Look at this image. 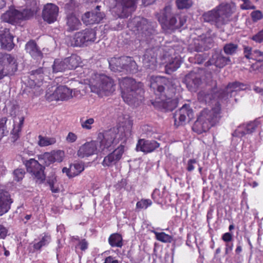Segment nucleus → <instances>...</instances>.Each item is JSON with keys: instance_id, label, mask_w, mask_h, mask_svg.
Wrapping results in <instances>:
<instances>
[{"instance_id": "c85d7f7f", "label": "nucleus", "mask_w": 263, "mask_h": 263, "mask_svg": "<svg viewBox=\"0 0 263 263\" xmlns=\"http://www.w3.org/2000/svg\"><path fill=\"white\" fill-rule=\"evenodd\" d=\"M108 241L110 247L122 248L123 246V239L122 235L118 233H114L110 235Z\"/></svg>"}, {"instance_id": "6e6d98bb", "label": "nucleus", "mask_w": 263, "mask_h": 263, "mask_svg": "<svg viewBox=\"0 0 263 263\" xmlns=\"http://www.w3.org/2000/svg\"><path fill=\"white\" fill-rule=\"evenodd\" d=\"M251 68L253 70L258 71L260 72H263V61L261 62H256L255 63H253Z\"/></svg>"}, {"instance_id": "3c124183", "label": "nucleus", "mask_w": 263, "mask_h": 263, "mask_svg": "<svg viewBox=\"0 0 263 263\" xmlns=\"http://www.w3.org/2000/svg\"><path fill=\"white\" fill-rule=\"evenodd\" d=\"M25 174V171L23 168H17L13 172L14 180L20 181L23 179Z\"/></svg>"}, {"instance_id": "bf43d9fd", "label": "nucleus", "mask_w": 263, "mask_h": 263, "mask_svg": "<svg viewBox=\"0 0 263 263\" xmlns=\"http://www.w3.org/2000/svg\"><path fill=\"white\" fill-rule=\"evenodd\" d=\"M8 229L3 225L0 224V239H4L7 236Z\"/></svg>"}, {"instance_id": "4be33fe9", "label": "nucleus", "mask_w": 263, "mask_h": 263, "mask_svg": "<svg viewBox=\"0 0 263 263\" xmlns=\"http://www.w3.org/2000/svg\"><path fill=\"white\" fill-rule=\"evenodd\" d=\"M13 200L10 193L4 190H0V216L7 213L11 209Z\"/></svg>"}, {"instance_id": "e433bc0d", "label": "nucleus", "mask_w": 263, "mask_h": 263, "mask_svg": "<svg viewBox=\"0 0 263 263\" xmlns=\"http://www.w3.org/2000/svg\"><path fill=\"white\" fill-rule=\"evenodd\" d=\"M178 104V99L175 98H166L165 97V113L172 112L175 109Z\"/></svg>"}, {"instance_id": "603ef678", "label": "nucleus", "mask_w": 263, "mask_h": 263, "mask_svg": "<svg viewBox=\"0 0 263 263\" xmlns=\"http://www.w3.org/2000/svg\"><path fill=\"white\" fill-rule=\"evenodd\" d=\"M252 58L254 59L256 62H261L263 61V51L255 49L252 51Z\"/></svg>"}, {"instance_id": "5fc2aeb1", "label": "nucleus", "mask_w": 263, "mask_h": 263, "mask_svg": "<svg viewBox=\"0 0 263 263\" xmlns=\"http://www.w3.org/2000/svg\"><path fill=\"white\" fill-rule=\"evenodd\" d=\"M243 3L240 5V8L242 9H254L255 7L253 5L250 0H242Z\"/></svg>"}, {"instance_id": "0e129e2a", "label": "nucleus", "mask_w": 263, "mask_h": 263, "mask_svg": "<svg viewBox=\"0 0 263 263\" xmlns=\"http://www.w3.org/2000/svg\"><path fill=\"white\" fill-rule=\"evenodd\" d=\"M203 54H197L195 56V60L196 62H197L198 64H201L203 62V61L205 60V56L204 57Z\"/></svg>"}, {"instance_id": "680f3d73", "label": "nucleus", "mask_w": 263, "mask_h": 263, "mask_svg": "<svg viewBox=\"0 0 263 263\" xmlns=\"http://www.w3.org/2000/svg\"><path fill=\"white\" fill-rule=\"evenodd\" d=\"M197 163L195 159H190L187 162V170L189 172H191L194 169V164Z\"/></svg>"}, {"instance_id": "2eb2a0df", "label": "nucleus", "mask_w": 263, "mask_h": 263, "mask_svg": "<svg viewBox=\"0 0 263 263\" xmlns=\"http://www.w3.org/2000/svg\"><path fill=\"white\" fill-rule=\"evenodd\" d=\"M0 62H1L6 76H12L17 70V64L14 58L10 54L0 53Z\"/></svg>"}, {"instance_id": "7ed1b4c3", "label": "nucleus", "mask_w": 263, "mask_h": 263, "mask_svg": "<svg viewBox=\"0 0 263 263\" xmlns=\"http://www.w3.org/2000/svg\"><path fill=\"white\" fill-rule=\"evenodd\" d=\"M91 91L100 97L108 96L115 90L114 80L105 74L95 73L89 81Z\"/></svg>"}, {"instance_id": "9d476101", "label": "nucleus", "mask_w": 263, "mask_h": 263, "mask_svg": "<svg viewBox=\"0 0 263 263\" xmlns=\"http://www.w3.org/2000/svg\"><path fill=\"white\" fill-rule=\"evenodd\" d=\"M150 82V87L156 96L155 100L152 101V104L155 108L162 110L164 109V77L153 76L151 77Z\"/></svg>"}, {"instance_id": "6ab92c4d", "label": "nucleus", "mask_w": 263, "mask_h": 263, "mask_svg": "<svg viewBox=\"0 0 263 263\" xmlns=\"http://www.w3.org/2000/svg\"><path fill=\"white\" fill-rule=\"evenodd\" d=\"M230 63V57L224 56L221 50H216L212 53V57L205 65L206 66L214 65L216 67L221 68Z\"/></svg>"}, {"instance_id": "0eeeda50", "label": "nucleus", "mask_w": 263, "mask_h": 263, "mask_svg": "<svg viewBox=\"0 0 263 263\" xmlns=\"http://www.w3.org/2000/svg\"><path fill=\"white\" fill-rule=\"evenodd\" d=\"M111 71L125 74H135L138 71V66L133 57L129 56L114 57L108 60Z\"/></svg>"}, {"instance_id": "1a4fd4ad", "label": "nucleus", "mask_w": 263, "mask_h": 263, "mask_svg": "<svg viewBox=\"0 0 263 263\" xmlns=\"http://www.w3.org/2000/svg\"><path fill=\"white\" fill-rule=\"evenodd\" d=\"M137 0H109L112 13L119 18H127L135 11Z\"/></svg>"}, {"instance_id": "bb28decb", "label": "nucleus", "mask_w": 263, "mask_h": 263, "mask_svg": "<svg viewBox=\"0 0 263 263\" xmlns=\"http://www.w3.org/2000/svg\"><path fill=\"white\" fill-rule=\"evenodd\" d=\"M184 81L189 90L192 91H195L201 83V79L194 72L186 75Z\"/></svg>"}, {"instance_id": "ddd939ff", "label": "nucleus", "mask_w": 263, "mask_h": 263, "mask_svg": "<svg viewBox=\"0 0 263 263\" xmlns=\"http://www.w3.org/2000/svg\"><path fill=\"white\" fill-rule=\"evenodd\" d=\"M125 152V146L120 144L117 148L112 152L109 153L104 157L102 165L104 167H111L116 165L122 159V156Z\"/></svg>"}, {"instance_id": "79ce46f5", "label": "nucleus", "mask_w": 263, "mask_h": 263, "mask_svg": "<svg viewBox=\"0 0 263 263\" xmlns=\"http://www.w3.org/2000/svg\"><path fill=\"white\" fill-rule=\"evenodd\" d=\"M258 122L257 121L251 122L248 123L245 127V130L241 133V136H244L246 134H250L254 132L257 127Z\"/></svg>"}, {"instance_id": "f03ea898", "label": "nucleus", "mask_w": 263, "mask_h": 263, "mask_svg": "<svg viewBox=\"0 0 263 263\" xmlns=\"http://www.w3.org/2000/svg\"><path fill=\"white\" fill-rule=\"evenodd\" d=\"M132 126L133 121L128 118L124 125L118 128H112L99 133L97 139L99 141L101 148L108 149L116 145L124 137H126V133L130 132Z\"/></svg>"}, {"instance_id": "412c9836", "label": "nucleus", "mask_w": 263, "mask_h": 263, "mask_svg": "<svg viewBox=\"0 0 263 263\" xmlns=\"http://www.w3.org/2000/svg\"><path fill=\"white\" fill-rule=\"evenodd\" d=\"M98 142L91 141L81 145L77 152L79 157L83 158L96 154L97 151Z\"/></svg>"}, {"instance_id": "f3484780", "label": "nucleus", "mask_w": 263, "mask_h": 263, "mask_svg": "<svg viewBox=\"0 0 263 263\" xmlns=\"http://www.w3.org/2000/svg\"><path fill=\"white\" fill-rule=\"evenodd\" d=\"M101 6H97L95 10L85 12L82 16V21L86 25L99 23L104 17V13L100 11Z\"/></svg>"}, {"instance_id": "e2e57ef3", "label": "nucleus", "mask_w": 263, "mask_h": 263, "mask_svg": "<svg viewBox=\"0 0 263 263\" xmlns=\"http://www.w3.org/2000/svg\"><path fill=\"white\" fill-rule=\"evenodd\" d=\"M243 128V126H240L238 127V129H236L233 133L232 136L233 137H241V133L243 132L242 128Z\"/></svg>"}, {"instance_id": "423d86ee", "label": "nucleus", "mask_w": 263, "mask_h": 263, "mask_svg": "<svg viewBox=\"0 0 263 263\" xmlns=\"http://www.w3.org/2000/svg\"><path fill=\"white\" fill-rule=\"evenodd\" d=\"M218 120V114L215 109L204 108L200 111L192 126V129L198 134L206 132Z\"/></svg>"}, {"instance_id": "09e8293b", "label": "nucleus", "mask_w": 263, "mask_h": 263, "mask_svg": "<svg viewBox=\"0 0 263 263\" xmlns=\"http://www.w3.org/2000/svg\"><path fill=\"white\" fill-rule=\"evenodd\" d=\"M191 0H177L176 5L179 9H189L192 6Z\"/></svg>"}, {"instance_id": "49530a36", "label": "nucleus", "mask_w": 263, "mask_h": 263, "mask_svg": "<svg viewBox=\"0 0 263 263\" xmlns=\"http://www.w3.org/2000/svg\"><path fill=\"white\" fill-rule=\"evenodd\" d=\"M71 169L73 170L72 175L71 176L73 177L79 175L84 170L83 164L80 163H76L71 164Z\"/></svg>"}, {"instance_id": "393cba45", "label": "nucleus", "mask_w": 263, "mask_h": 263, "mask_svg": "<svg viewBox=\"0 0 263 263\" xmlns=\"http://www.w3.org/2000/svg\"><path fill=\"white\" fill-rule=\"evenodd\" d=\"M13 36L9 29L5 28L0 33V43L3 48L11 50L14 47Z\"/></svg>"}, {"instance_id": "58836bf2", "label": "nucleus", "mask_w": 263, "mask_h": 263, "mask_svg": "<svg viewBox=\"0 0 263 263\" xmlns=\"http://www.w3.org/2000/svg\"><path fill=\"white\" fill-rule=\"evenodd\" d=\"M38 159L46 166L54 163L51 153L45 152L44 154L38 155Z\"/></svg>"}, {"instance_id": "6e6552de", "label": "nucleus", "mask_w": 263, "mask_h": 263, "mask_svg": "<svg viewBox=\"0 0 263 263\" xmlns=\"http://www.w3.org/2000/svg\"><path fill=\"white\" fill-rule=\"evenodd\" d=\"M33 6L31 8H26L21 11L15 9L13 7L4 13L1 16V19L4 22L12 25H15L21 21L28 20L31 18L38 10L36 3L32 2Z\"/></svg>"}, {"instance_id": "c03bdc74", "label": "nucleus", "mask_w": 263, "mask_h": 263, "mask_svg": "<svg viewBox=\"0 0 263 263\" xmlns=\"http://www.w3.org/2000/svg\"><path fill=\"white\" fill-rule=\"evenodd\" d=\"M7 121V118L6 117L0 118V141L3 137L6 136L8 133L6 125Z\"/></svg>"}, {"instance_id": "f257e3e1", "label": "nucleus", "mask_w": 263, "mask_h": 263, "mask_svg": "<svg viewBox=\"0 0 263 263\" xmlns=\"http://www.w3.org/2000/svg\"><path fill=\"white\" fill-rule=\"evenodd\" d=\"M213 87L207 90H201L198 93V99L202 102L210 103L212 101L227 100L234 97L237 91L244 90L246 85L239 82L235 81L229 83L224 89L218 90L216 88V82H212Z\"/></svg>"}, {"instance_id": "864d4df0", "label": "nucleus", "mask_w": 263, "mask_h": 263, "mask_svg": "<svg viewBox=\"0 0 263 263\" xmlns=\"http://www.w3.org/2000/svg\"><path fill=\"white\" fill-rule=\"evenodd\" d=\"M251 40L258 43H263V29L251 37Z\"/></svg>"}, {"instance_id": "ea45409f", "label": "nucleus", "mask_w": 263, "mask_h": 263, "mask_svg": "<svg viewBox=\"0 0 263 263\" xmlns=\"http://www.w3.org/2000/svg\"><path fill=\"white\" fill-rule=\"evenodd\" d=\"M152 204V201L149 199H142L138 201L136 205V210L140 211L141 210H145Z\"/></svg>"}, {"instance_id": "13d9d810", "label": "nucleus", "mask_w": 263, "mask_h": 263, "mask_svg": "<svg viewBox=\"0 0 263 263\" xmlns=\"http://www.w3.org/2000/svg\"><path fill=\"white\" fill-rule=\"evenodd\" d=\"M77 136L72 132H69L66 138V140L68 143H73L77 140Z\"/></svg>"}, {"instance_id": "9b49d317", "label": "nucleus", "mask_w": 263, "mask_h": 263, "mask_svg": "<svg viewBox=\"0 0 263 263\" xmlns=\"http://www.w3.org/2000/svg\"><path fill=\"white\" fill-rule=\"evenodd\" d=\"M22 161L23 164L25 165L27 172L31 174L36 182L39 181L41 183L45 180V167L41 165L37 160L33 158L27 160L23 157Z\"/></svg>"}, {"instance_id": "338daca9", "label": "nucleus", "mask_w": 263, "mask_h": 263, "mask_svg": "<svg viewBox=\"0 0 263 263\" xmlns=\"http://www.w3.org/2000/svg\"><path fill=\"white\" fill-rule=\"evenodd\" d=\"M48 184L49 185L51 191L52 193H58L59 192V189L58 187H55L54 186V182L53 181H48Z\"/></svg>"}, {"instance_id": "7c9ffc66", "label": "nucleus", "mask_w": 263, "mask_h": 263, "mask_svg": "<svg viewBox=\"0 0 263 263\" xmlns=\"http://www.w3.org/2000/svg\"><path fill=\"white\" fill-rule=\"evenodd\" d=\"M70 45L73 47H82L87 45L82 31L75 33L70 39Z\"/></svg>"}, {"instance_id": "a19ab883", "label": "nucleus", "mask_w": 263, "mask_h": 263, "mask_svg": "<svg viewBox=\"0 0 263 263\" xmlns=\"http://www.w3.org/2000/svg\"><path fill=\"white\" fill-rule=\"evenodd\" d=\"M148 55H144V64L147 69L156 70L157 67V62L155 57H151V59H148Z\"/></svg>"}, {"instance_id": "4d7b16f0", "label": "nucleus", "mask_w": 263, "mask_h": 263, "mask_svg": "<svg viewBox=\"0 0 263 263\" xmlns=\"http://www.w3.org/2000/svg\"><path fill=\"white\" fill-rule=\"evenodd\" d=\"M252 20L254 22H256L260 20L262 17L261 12L259 10L254 11L251 14Z\"/></svg>"}, {"instance_id": "a211bd4d", "label": "nucleus", "mask_w": 263, "mask_h": 263, "mask_svg": "<svg viewBox=\"0 0 263 263\" xmlns=\"http://www.w3.org/2000/svg\"><path fill=\"white\" fill-rule=\"evenodd\" d=\"M168 47L165 46V73L170 74L180 67V62L176 56L170 58L175 53V50L173 48L167 49Z\"/></svg>"}, {"instance_id": "b1692460", "label": "nucleus", "mask_w": 263, "mask_h": 263, "mask_svg": "<svg viewBox=\"0 0 263 263\" xmlns=\"http://www.w3.org/2000/svg\"><path fill=\"white\" fill-rule=\"evenodd\" d=\"M159 146V144L154 140H146L144 139H139L136 145L137 151L148 153L154 151Z\"/></svg>"}, {"instance_id": "69168bd1", "label": "nucleus", "mask_w": 263, "mask_h": 263, "mask_svg": "<svg viewBox=\"0 0 263 263\" xmlns=\"http://www.w3.org/2000/svg\"><path fill=\"white\" fill-rule=\"evenodd\" d=\"M126 185V181L125 179H122L120 181H119L116 184V188L121 189L124 187Z\"/></svg>"}, {"instance_id": "4c0bfd02", "label": "nucleus", "mask_w": 263, "mask_h": 263, "mask_svg": "<svg viewBox=\"0 0 263 263\" xmlns=\"http://www.w3.org/2000/svg\"><path fill=\"white\" fill-rule=\"evenodd\" d=\"M38 138V145L41 147L52 145L56 142V139L54 137H47L39 135Z\"/></svg>"}, {"instance_id": "a878e982", "label": "nucleus", "mask_w": 263, "mask_h": 263, "mask_svg": "<svg viewBox=\"0 0 263 263\" xmlns=\"http://www.w3.org/2000/svg\"><path fill=\"white\" fill-rule=\"evenodd\" d=\"M26 52L31 57L36 60H42L43 58V53L40 50L35 41L31 40L25 45Z\"/></svg>"}, {"instance_id": "a18cd8bd", "label": "nucleus", "mask_w": 263, "mask_h": 263, "mask_svg": "<svg viewBox=\"0 0 263 263\" xmlns=\"http://www.w3.org/2000/svg\"><path fill=\"white\" fill-rule=\"evenodd\" d=\"M73 239L78 241V244L75 247L76 249H79L82 251H85L88 249L89 243L86 239H80L79 237L77 236L76 238H73Z\"/></svg>"}, {"instance_id": "cd10ccee", "label": "nucleus", "mask_w": 263, "mask_h": 263, "mask_svg": "<svg viewBox=\"0 0 263 263\" xmlns=\"http://www.w3.org/2000/svg\"><path fill=\"white\" fill-rule=\"evenodd\" d=\"M65 21L66 30L68 32L77 30L81 28V23L74 14H67Z\"/></svg>"}, {"instance_id": "473e14b6", "label": "nucleus", "mask_w": 263, "mask_h": 263, "mask_svg": "<svg viewBox=\"0 0 263 263\" xmlns=\"http://www.w3.org/2000/svg\"><path fill=\"white\" fill-rule=\"evenodd\" d=\"M24 121V118L22 117L20 119L19 123L13 125V128L11 132V140L12 142H15L20 138V133L21 132Z\"/></svg>"}, {"instance_id": "de8ad7c7", "label": "nucleus", "mask_w": 263, "mask_h": 263, "mask_svg": "<svg viewBox=\"0 0 263 263\" xmlns=\"http://www.w3.org/2000/svg\"><path fill=\"white\" fill-rule=\"evenodd\" d=\"M238 48V45L233 43L226 44L223 47V50L227 54H233L235 53Z\"/></svg>"}, {"instance_id": "39448f33", "label": "nucleus", "mask_w": 263, "mask_h": 263, "mask_svg": "<svg viewBox=\"0 0 263 263\" xmlns=\"http://www.w3.org/2000/svg\"><path fill=\"white\" fill-rule=\"evenodd\" d=\"M121 96L124 101L129 105L134 104L138 94L143 92L140 88L141 83H138L133 78L125 77L119 80Z\"/></svg>"}, {"instance_id": "c9c22d12", "label": "nucleus", "mask_w": 263, "mask_h": 263, "mask_svg": "<svg viewBox=\"0 0 263 263\" xmlns=\"http://www.w3.org/2000/svg\"><path fill=\"white\" fill-rule=\"evenodd\" d=\"M79 3L76 0H69L64 6V9L67 14H74V12L78 8Z\"/></svg>"}, {"instance_id": "aec40b11", "label": "nucleus", "mask_w": 263, "mask_h": 263, "mask_svg": "<svg viewBox=\"0 0 263 263\" xmlns=\"http://www.w3.org/2000/svg\"><path fill=\"white\" fill-rule=\"evenodd\" d=\"M58 12L59 7L51 3L47 4L44 7L42 17L48 23H52L57 20Z\"/></svg>"}, {"instance_id": "8fccbe9b", "label": "nucleus", "mask_w": 263, "mask_h": 263, "mask_svg": "<svg viewBox=\"0 0 263 263\" xmlns=\"http://www.w3.org/2000/svg\"><path fill=\"white\" fill-rule=\"evenodd\" d=\"M80 123L83 128L89 130L92 128L91 125L95 123V120L92 118H90L85 120L81 119Z\"/></svg>"}, {"instance_id": "f8f14e48", "label": "nucleus", "mask_w": 263, "mask_h": 263, "mask_svg": "<svg viewBox=\"0 0 263 263\" xmlns=\"http://www.w3.org/2000/svg\"><path fill=\"white\" fill-rule=\"evenodd\" d=\"M213 45L214 41L212 37L202 35L193 40V43L189 46V49L191 51L203 52L211 49Z\"/></svg>"}, {"instance_id": "2f4dec72", "label": "nucleus", "mask_w": 263, "mask_h": 263, "mask_svg": "<svg viewBox=\"0 0 263 263\" xmlns=\"http://www.w3.org/2000/svg\"><path fill=\"white\" fill-rule=\"evenodd\" d=\"M41 240L33 245V248L35 250H40L43 247L46 246L50 242L51 240V235L48 233H44Z\"/></svg>"}, {"instance_id": "72a5a7b5", "label": "nucleus", "mask_w": 263, "mask_h": 263, "mask_svg": "<svg viewBox=\"0 0 263 263\" xmlns=\"http://www.w3.org/2000/svg\"><path fill=\"white\" fill-rule=\"evenodd\" d=\"M67 66V65L66 64L65 59H55L52 65L53 72L57 73L59 72H63L68 70Z\"/></svg>"}, {"instance_id": "dca6fc26", "label": "nucleus", "mask_w": 263, "mask_h": 263, "mask_svg": "<svg viewBox=\"0 0 263 263\" xmlns=\"http://www.w3.org/2000/svg\"><path fill=\"white\" fill-rule=\"evenodd\" d=\"M172 118L174 119L175 125H179L182 124L186 119L191 120L193 117L192 109L189 104H185L179 110L178 112L175 111L171 114Z\"/></svg>"}, {"instance_id": "f704fd0d", "label": "nucleus", "mask_w": 263, "mask_h": 263, "mask_svg": "<svg viewBox=\"0 0 263 263\" xmlns=\"http://www.w3.org/2000/svg\"><path fill=\"white\" fill-rule=\"evenodd\" d=\"M86 44L94 42L96 39V32L91 28H86L82 30Z\"/></svg>"}, {"instance_id": "c756f323", "label": "nucleus", "mask_w": 263, "mask_h": 263, "mask_svg": "<svg viewBox=\"0 0 263 263\" xmlns=\"http://www.w3.org/2000/svg\"><path fill=\"white\" fill-rule=\"evenodd\" d=\"M64 59L68 70L74 69L81 63V58L76 54H72Z\"/></svg>"}, {"instance_id": "37998d69", "label": "nucleus", "mask_w": 263, "mask_h": 263, "mask_svg": "<svg viewBox=\"0 0 263 263\" xmlns=\"http://www.w3.org/2000/svg\"><path fill=\"white\" fill-rule=\"evenodd\" d=\"M51 154L53 158V162H61L63 160L65 157V152L62 150L52 151Z\"/></svg>"}, {"instance_id": "20e7f679", "label": "nucleus", "mask_w": 263, "mask_h": 263, "mask_svg": "<svg viewBox=\"0 0 263 263\" xmlns=\"http://www.w3.org/2000/svg\"><path fill=\"white\" fill-rule=\"evenodd\" d=\"M232 14V11L229 6H219L203 13L201 17L204 22L214 25L219 28L227 24Z\"/></svg>"}, {"instance_id": "052dcab7", "label": "nucleus", "mask_w": 263, "mask_h": 263, "mask_svg": "<svg viewBox=\"0 0 263 263\" xmlns=\"http://www.w3.org/2000/svg\"><path fill=\"white\" fill-rule=\"evenodd\" d=\"M221 238L226 243H230L233 239V235L231 233L227 232L222 235Z\"/></svg>"}, {"instance_id": "4468645a", "label": "nucleus", "mask_w": 263, "mask_h": 263, "mask_svg": "<svg viewBox=\"0 0 263 263\" xmlns=\"http://www.w3.org/2000/svg\"><path fill=\"white\" fill-rule=\"evenodd\" d=\"M46 98L49 101H67L72 98V90L65 86H59L52 94L47 93Z\"/></svg>"}, {"instance_id": "774afa93", "label": "nucleus", "mask_w": 263, "mask_h": 263, "mask_svg": "<svg viewBox=\"0 0 263 263\" xmlns=\"http://www.w3.org/2000/svg\"><path fill=\"white\" fill-rule=\"evenodd\" d=\"M31 75H38L43 73V68L40 67L35 70H32L30 72Z\"/></svg>"}, {"instance_id": "5701e85b", "label": "nucleus", "mask_w": 263, "mask_h": 263, "mask_svg": "<svg viewBox=\"0 0 263 263\" xmlns=\"http://www.w3.org/2000/svg\"><path fill=\"white\" fill-rule=\"evenodd\" d=\"M185 20L175 16H167L165 15V33H171L182 26Z\"/></svg>"}]
</instances>
